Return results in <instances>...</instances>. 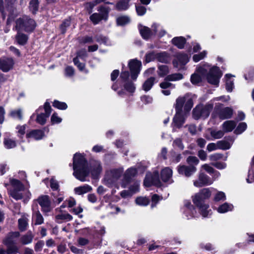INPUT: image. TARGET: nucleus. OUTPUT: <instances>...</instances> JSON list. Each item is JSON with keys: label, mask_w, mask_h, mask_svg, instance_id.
Masks as SVG:
<instances>
[{"label": "nucleus", "mask_w": 254, "mask_h": 254, "mask_svg": "<svg viewBox=\"0 0 254 254\" xmlns=\"http://www.w3.org/2000/svg\"><path fill=\"white\" fill-rule=\"evenodd\" d=\"M95 38L96 41L100 44H103L105 45H110V42L108 38L102 35H97Z\"/></svg>", "instance_id": "50"}, {"label": "nucleus", "mask_w": 254, "mask_h": 254, "mask_svg": "<svg viewBox=\"0 0 254 254\" xmlns=\"http://www.w3.org/2000/svg\"><path fill=\"white\" fill-rule=\"evenodd\" d=\"M233 111L230 107H226L221 109L219 113L218 116L220 119L225 120L230 119L233 115Z\"/></svg>", "instance_id": "31"}, {"label": "nucleus", "mask_w": 254, "mask_h": 254, "mask_svg": "<svg viewBox=\"0 0 254 254\" xmlns=\"http://www.w3.org/2000/svg\"><path fill=\"white\" fill-rule=\"evenodd\" d=\"M21 31H17V43L19 45H24L27 43L28 37L26 34L21 33Z\"/></svg>", "instance_id": "39"}, {"label": "nucleus", "mask_w": 254, "mask_h": 254, "mask_svg": "<svg viewBox=\"0 0 254 254\" xmlns=\"http://www.w3.org/2000/svg\"><path fill=\"white\" fill-rule=\"evenodd\" d=\"M34 235L31 231H28L20 238V242L23 245H28L32 242Z\"/></svg>", "instance_id": "33"}, {"label": "nucleus", "mask_w": 254, "mask_h": 254, "mask_svg": "<svg viewBox=\"0 0 254 254\" xmlns=\"http://www.w3.org/2000/svg\"><path fill=\"white\" fill-rule=\"evenodd\" d=\"M52 194L53 197V201L56 204H59L64 199V194L62 192L59 191L53 192Z\"/></svg>", "instance_id": "40"}, {"label": "nucleus", "mask_w": 254, "mask_h": 254, "mask_svg": "<svg viewBox=\"0 0 254 254\" xmlns=\"http://www.w3.org/2000/svg\"><path fill=\"white\" fill-rule=\"evenodd\" d=\"M237 123L234 121H226L223 123L222 127L224 132H228L232 131L236 127Z\"/></svg>", "instance_id": "32"}, {"label": "nucleus", "mask_w": 254, "mask_h": 254, "mask_svg": "<svg viewBox=\"0 0 254 254\" xmlns=\"http://www.w3.org/2000/svg\"><path fill=\"white\" fill-rule=\"evenodd\" d=\"M213 181L203 173H200L197 180L193 181V185L196 187H202L212 184Z\"/></svg>", "instance_id": "15"}, {"label": "nucleus", "mask_w": 254, "mask_h": 254, "mask_svg": "<svg viewBox=\"0 0 254 254\" xmlns=\"http://www.w3.org/2000/svg\"><path fill=\"white\" fill-rule=\"evenodd\" d=\"M123 171L122 169H113L107 171L104 178L105 184L109 186L114 185L121 177Z\"/></svg>", "instance_id": "11"}, {"label": "nucleus", "mask_w": 254, "mask_h": 254, "mask_svg": "<svg viewBox=\"0 0 254 254\" xmlns=\"http://www.w3.org/2000/svg\"><path fill=\"white\" fill-rule=\"evenodd\" d=\"M44 131L41 129H33L26 134L27 138H32L35 140H40L44 136Z\"/></svg>", "instance_id": "28"}, {"label": "nucleus", "mask_w": 254, "mask_h": 254, "mask_svg": "<svg viewBox=\"0 0 254 254\" xmlns=\"http://www.w3.org/2000/svg\"><path fill=\"white\" fill-rule=\"evenodd\" d=\"M70 24V20L69 19L64 20L61 25V29L62 32L64 33L66 31V27H68Z\"/></svg>", "instance_id": "62"}, {"label": "nucleus", "mask_w": 254, "mask_h": 254, "mask_svg": "<svg viewBox=\"0 0 254 254\" xmlns=\"http://www.w3.org/2000/svg\"><path fill=\"white\" fill-rule=\"evenodd\" d=\"M189 61L188 56L186 54L179 53L176 55V59L173 62L174 66L180 67L186 64Z\"/></svg>", "instance_id": "22"}, {"label": "nucleus", "mask_w": 254, "mask_h": 254, "mask_svg": "<svg viewBox=\"0 0 254 254\" xmlns=\"http://www.w3.org/2000/svg\"><path fill=\"white\" fill-rule=\"evenodd\" d=\"M72 219V216L69 213L61 210V208L55 209V221L58 223L64 221H69Z\"/></svg>", "instance_id": "17"}, {"label": "nucleus", "mask_w": 254, "mask_h": 254, "mask_svg": "<svg viewBox=\"0 0 254 254\" xmlns=\"http://www.w3.org/2000/svg\"><path fill=\"white\" fill-rule=\"evenodd\" d=\"M232 76L231 74H227L225 75L226 78V88L228 92H231L234 87V80L231 79V77Z\"/></svg>", "instance_id": "45"}, {"label": "nucleus", "mask_w": 254, "mask_h": 254, "mask_svg": "<svg viewBox=\"0 0 254 254\" xmlns=\"http://www.w3.org/2000/svg\"><path fill=\"white\" fill-rule=\"evenodd\" d=\"M183 75L181 73H177L168 75L164 81L160 83V87L162 89V93L165 96L171 94V90L175 88V85L168 81H177L183 79Z\"/></svg>", "instance_id": "3"}, {"label": "nucleus", "mask_w": 254, "mask_h": 254, "mask_svg": "<svg viewBox=\"0 0 254 254\" xmlns=\"http://www.w3.org/2000/svg\"><path fill=\"white\" fill-rule=\"evenodd\" d=\"M50 187L53 192L59 191V183L54 179H51L50 180Z\"/></svg>", "instance_id": "59"}, {"label": "nucleus", "mask_w": 254, "mask_h": 254, "mask_svg": "<svg viewBox=\"0 0 254 254\" xmlns=\"http://www.w3.org/2000/svg\"><path fill=\"white\" fill-rule=\"evenodd\" d=\"M42 109L43 108L42 107H40L36 111L37 114L36 122L41 125H44L46 123L47 119L50 116L52 111L50 103L48 102H46L44 105V113H40V111L42 110Z\"/></svg>", "instance_id": "10"}, {"label": "nucleus", "mask_w": 254, "mask_h": 254, "mask_svg": "<svg viewBox=\"0 0 254 254\" xmlns=\"http://www.w3.org/2000/svg\"><path fill=\"white\" fill-rule=\"evenodd\" d=\"M128 66L131 72V77L135 80L140 71L141 62L135 59L130 60L128 63Z\"/></svg>", "instance_id": "13"}, {"label": "nucleus", "mask_w": 254, "mask_h": 254, "mask_svg": "<svg viewBox=\"0 0 254 254\" xmlns=\"http://www.w3.org/2000/svg\"><path fill=\"white\" fill-rule=\"evenodd\" d=\"M36 26L34 20L28 16L24 15L17 19V31L31 32Z\"/></svg>", "instance_id": "4"}, {"label": "nucleus", "mask_w": 254, "mask_h": 254, "mask_svg": "<svg viewBox=\"0 0 254 254\" xmlns=\"http://www.w3.org/2000/svg\"><path fill=\"white\" fill-rule=\"evenodd\" d=\"M196 171V168L192 165L187 166L185 165L179 166L178 171L180 174L184 175L186 177H190Z\"/></svg>", "instance_id": "23"}, {"label": "nucleus", "mask_w": 254, "mask_h": 254, "mask_svg": "<svg viewBox=\"0 0 254 254\" xmlns=\"http://www.w3.org/2000/svg\"><path fill=\"white\" fill-rule=\"evenodd\" d=\"M104 3L106 4H113V3L112 2H110L109 1H107V0H94L91 2H88L86 4V8L89 10V13L92 12V8L96 6L97 4H99L101 3Z\"/></svg>", "instance_id": "35"}, {"label": "nucleus", "mask_w": 254, "mask_h": 254, "mask_svg": "<svg viewBox=\"0 0 254 254\" xmlns=\"http://www.w3.org/2000/svg\"><path fill=\"white\" fill-rule=\"evenodd\" d=\"M186 40L183 37H177L172 40V43L179 49H183L186 43Z\"/></svg>", "instance_id": "37"}, {"label": "nucleus", "mask_w": 254, "mask_h": 254, "mask_svg": "<svg viewBox=\"0 0 254 254\" xmlns=\"http://www.w3.org/2000/svg\"><path fill=\"white\" fill-rule=\"evenodd\" d=\"M13 64V61L11 58L0 59V69L4 72L8 71Z\"/></svg>", "instance_id": "27"}, {"label": "nucleus", "mask_w": 254, "mask_h": 254, "mask_svg": "<svg viewBox=\"0 0 254 254\" xmlns=\"http://www.w3.org/2000/svg\"><path fill=\"white\" fill-rule=\"evenodd\" d=\"M211 191L209 189H202L199 192L192 196V201L194 204H197L198 202H204V200L210 197Z\"/></svg>", "instance_id": "16"}, {"label": "nucleus", "mask_w": 254, "mask_h": 254, "mask_svg": "<svg viewBox=\"0 0 254 254\" xmlns=\"http://www.w3.org/2000/svg\"><path fill=\"white\" fill-rule=\"evenodd\" d=\"M73 175L81 182L85 181V178L89 173L87 161L83 155L79 153L74 154L73 158Z\"/></svg>", "instance_id": "2"}, {"label": "nucleus", "mask_w": 254, "mask_h": 254, "mask_svg": "<svg viewBox=\"0 0 254 254\" xmlns=\"http://www.w3.org/2000/svg\"><path fill=\"white\" fill-rule=\"evenodd\" d=\"M198 207L200 213L203 217H208L212 214L211 209H208L209 206L208 204L204 203V202L199 201L197 204H194Z\"/></svg>", "instance_id": "26"}, {"label": "nucleus", "mask_w": 254, "mask_h": 254, "mask_svg": "<svg viewBox=\"0 0 254 254\" xmlns=\"http://www.w3.org/2000/svg\"><path fill=\"white\" fill-rule=\"evenodd\" d=\"M73 63L80 71H84L86 73L87 72V71L85 69V64L83 63H79L77 58H75L73 59Z\"/></svg>", "instance_id": "58"}, {"label": "nucleus", "mask_w": 254, "mask_h": 254, "mask_svg": "<svg viewBox=\"0 0 254 254\" xmlns=\"http://www.w3.org/2000/svg\"><path fill=\"white\" fill-rule=\"evenodd\" d=\"M136 203L140 206H147L149 203V200L146 197H138L135 199Z\"/></svg>", "instance_id": "49"}, {"label": "nucleus", "mask_w": 254, "mask_h": 254, "mask_svg": "<svg viewBox=\"0 0 254 254\" xmlns=\"http://www.w3.org/2000/svg\"><path fill=\"white\" fill-rule=\"evenodd\" d=\"M16 233H10L3 241V243L6 246V251L4 249L0 250V254H13L16 252Z\"/></svg>", "instance_id": "8"}, {"label": "nucleus", "mask_w": 254, "mask_h": 254, "mask_svg": "<svg viewBox=\"0 0 254 254\" xmlns=\"http://www.w3.org/2000/svg\"><path fill=\"white\" fill-rule=\"evenodd\" d=\"M98 11L99 13H94L90 16V19L94 24L99 23L103 19L107 20L110 8L108 7L102 5L98 7Z\"/></svg>", "instance_id": "9"}, {"label": "nucleus", "mask_w": 254, "mask_h": 254, "mask_svg": "<svg viewBox=\"0 0 254 254\" xmlns=\"http://www.w3.org/2000/svg\"><path fill=\"white\" fill-rule=\"evenodd\" d=\"M218 149L227 150L230 148V144L224 140H221L217 142Z\"/></svg>", "instance_id": "51"}, {"label": "nucleus", "mask_w": 254, "mask_h": 254, "mask_svg": "<svg viewBox=\"0 0 254 254\" xmlns=\"http://www.w3.org/2000/svg\"><path fill=\"white\" fill-rule=\"evenodd\" d=\"M162 198V197H160L158 195L155 194L152 196V203L151 204V208H153L156 206L157 202Z\"/></svg>", "instance_id": "63"}, {"label": "nucleus", "mask_w": 254, "mask_h": 254, "mask_svg": "<svg viewBox=\"0 0 254 254\" xmlns=\"http://www.w3.org/2000/svg\"><path fill=\"white\" fill-rule=\"evenodd\" d=\"M176 113L173 118V123L175 127L180 128L184 124L186 115L182 110H176Z\"/></svg>", "instance_id": "21"}, {"label": "nucleus", "mask_w": 254, "mask_h": 254, "mask_svg": "<svg viewBox=\"0 0 254 254\" xmlns=\"http://www.w3.org/2000/svg\"><path fill=\"white\" fill-rule=\"evenodd\" d=\"M234 208L232 204L225 202L220 205L217 209V211L220 213H224L232 211Z\"/></svg>", "instance_id": "36"}, {"label": "nucleus", "mask_w": 254, "mask_h": 254, "mask_svg": "<svg viewBox=\"0 0 254 254\" xmlns=\"http://www.w3.org/2000/svg\"><path fill=\"white\" fill-rule=\"evenodd\" d=\"M28 214H24L18 219V228L20 231L23 232L27 230L28 227Z\"/></svg>", "instance_id": "29"}, {"label": "nucleus", "mask_w": 254, "mask_h": 254, "mask_svg": "<svg viewBox=\"0 0 254 254\" xmlns=\"http://www.w3.org/2000/svg\"><path fill=\"white\" fill-rule=\"evenodd\" d=\"M140 33L143 38L148 39L154 35V31L153 28L150 30L148 27L143 26L139 27Z\"/></svg>", "instance_id": "30"}, {"label": "nucleus", "mask_w": 254, "mask_h": 254, "mask_svg": "<svg viewBox=\"0 0 254 254\" xmlns=\"http://www.w3.org/2000/svg\"><path fill=\"white\" fill-rule=\"evenodd\" d=\"M223 155L221 153H214L209 156V160L211 161H217L222 158Z\"/></svg>", "instance_id": "61"}, {"label": "nucleus", "mask_w": 254, "mask_h": 254, "mask_svg": "<svg viewBox=\"0 0 254 254\" xmlns=\"http://www.w3.org/2000/svg\"><path fill=\"white\" fill-rule=\"evenodd\" d=\"M161 182L159 178V173L155 172L153 175L150 173L146 174L144 181V185L146 187H150L151 185H155L157 187L161 186Z\"/></svg>", "instance_id": "12"}, {"label": "nucleus", "mask_w": 254, "mask_h": 254, "mask_svg": "<svg viewBox=\"0 0 254 254\" xmlns=\"http://www.w3.org/2000/svg\"><path fill=\"white\" fill-rule=\"evenodd\" d=\"M207 54V53L206 51H203L198 54L194 55L192 58L193 61L195 62L199 61L200 60L206 57Z\"/></svg>", "instance_id": "56"}, {"label": "nucleus", "mask_w": 254, "mask_h": 254, "mask_svg": "<svg viewBox=\"0 0 254 254\" xmlns=\"http://www.w3.org/2000/svg\"><path fill=\"white\" fill-rule=\"evenodd\" d=\"M208 131L211 136L214 139H219L222 138L224 134V132L223 130H217L216 129H208Z\"/></svg>", "instance_id": "41"}, {"label": "nucleus", "mask_w": 254, "mask_h": 254, "mask_svg": "<svg viewBox=\"0 0 254 254\" xmlns=\"http://www.w3.org/2000/svg\"><path fill=\"white\" fill-rule=\"evenodd\" d=\"M157 60V53L152 52L146 55L145 60L147 63L150 62L154 60Z\"/></svg>", "instance_id": "60"}, {"label": "nucleus", "mask_w": 254, "mask_h": 254, "mask_svg": "<svg viewBox=\"0 0 254 254\" xmlns=\"http://www.w3.org/2000/svg\"><path fill=\"white\" fill-rule=\"evenodd\" d=\"M3 143L4 146L8 149L13 148L15 146V141L9 138H5Z\"/></svg>", "instance_id": "55"}, {"label": "nucleus", "mask_w": 254, "mask_h": 254, "mask_svg": "<svg viewBox=\"0 0 254 254\" xmlns=\"http://www.w3.org/2000/svg\"><path fill=\"white\" fill-rule=\"evenodd\" d=\"M37 201L41 207L42 211L47 213L51 210V201L48 195H42L38 198Z\"/></svg>", "instance_id": "18"}, {"label": "nucleus", "mask_w": 254, "mask_h": 254, "mask_svg": "<svg viewBox=\"0 0 254 254\" xmlns=\"http://www.w3.org/2000/svg\"><path fill=\"white\" fill-rule=\"evenodd\" d=\"M208 69L209 72L206 76L207 81L211 84L218 86L222 73L218 67L213 66L209 68V65L208 64H204L203 66L197 68L195 72L191 76V83L196 84L201 82L202 77L206 75Z\"/></svg>", "instance_id": "1"}, {"label": "nucleus", "mask_w": 254, "mask_h": 254, "mask_svg": "<svg viewBox=\"0 0 254 254\" xmlns=\"http://www.w3.org/2000/svg\"><path fill=\"white\" fill-rule=\"evenodd\" d=\"M173 146L176 149L183 150L184 149V145L183 143L182 139L180 138H176L173 142Z\"/></svg>", "instance_id": "47"}, {"label": "nucleus", "mask_w": 254, "mask_h": 254, "mask_svg": "<svg viewBox=\"0 0 254 254\" xmlns=\"http://www.w3.org/2000/svg\"><path fill=\"white\" fill-rule=\"evenodd\" d=\"M53 106L57 109L60 110H65L67 108V106L64 102H60L57 100H55L53 103Z\"/></svg>", "instance_id": "54"}, {"label": "nucleus", "mask_w": 254, "mask_h": 254, "mask_svg": "<svg viewBox=\"0 0 254 254\" xmlns=\"http://www.w3.org/2000/svg\"><path fill=\"white\" fill-rule=\"evenodd\" d=\"M155 80V78L153 77L148 78L142 85L143 89L145 91L150 90L154 83Z\"/></svg>", "instance_id": "44"}, {"label": "nucleus", "mask_w": 254, "mask_h": 254, "mask_svg": "<svg viewBox=\"0 0 254 254\" xmlns=\"http://www.w3.org/2000/svg\"><path fill=\"white\" fill-rule=\"evenodd\" d=\"M102 171L101 163L98 161H94L91 164L90 172L93 178L98 177Z\"/></svg>", "instance_id": "25"}, {"label": "nucleus", "mask_w": 254, "mask_h": 254, "mask_svg": "<svg viewBox=\"0 0 254 254\" xmlns=\"http://www.w3.org/2000/svg\"><path fill=\"white\" fill-rule=\"evenodd\" d=\"M74 190L76 194L81 195L90 191L92 190V188L88 185H84L82 186L75 188Z\"/></svg>", "instance_id": "38"}, {"label": "nucleus", "mask_w": 254, "mask_h": 254, "mask_svg": "<svg viewBox=\"0 0 254 254\" xmlns=\"http://www.w3.org/2000/svg\"><path fill=\"white\" fill-rule=\"evenodd\" d=\"M182 211L188 219L195 217L197 215L196 211L194 207L189 200H185L184 201V205L182 208Z\"/></svg>", "instance_id": "14"}, {"label": "nucleus", "mask_w": 254, "mask_h": 254, "mask_svg": "<svg viewBox=\"0 0 254 254\" xmlns=\"http://www.w3.org/2000/svg\"><path fill=\"white\" fill-rule=\"evenodd\" d=\"M39 7V1L38 0H31L29 3L30 10L33 13H36Z\"/></svg>", "instance_id": "48"}, {"label": "nucleus", "mask_w": 254, "mask_h": 254, "mask_svg": "<svg viewBox=\"0 0 254 254\" xmlns=\"http://www.w3.org/2000/svg\"><path fill=\"white\" fill-rule=\"evenodd\" d=\"M157 60L160 62L167 63L170 61L169 55L165 52L157 53Z\"/></svg>", "instance_id": "42"}, {"label": "nucleus", "mask_w": 254, "mask_h": 254, "mask_svg": "<svg viewBox=\"0 0 254 254\" xmlns=\"http://www.w3.org/2000/svg\"><path fill=\"white\" fill-rule=\"evenodd\" d=\"M129 20L128 17L127 16H122L117 19V22L118 25L123 26L128 23L129 22Z\"/></svg>", "instance_id": "52"}, {"label": "nucleus", "mask_w": 254, "mask_h": 254, "mask_svg": "<svg viewBox=\"0 0 254 254\" xmlns=\"http://www.w3.org/2000/svg\"><path fill=\"white\" fill-rule=\"evenodd\" d=\"M169 68L166 65H160L158 66L157 71L158 74L160 77H164L169 73Z\"/></svg>", "instance_id": "46"}, {"label": "nucleus", "mask_w": 254, "mask_h": 254, "mask_svg": "<svg viewBox=\"0 0 254 254\" xmlns=\"http://www.w3.org/2000/svg\"><path fill=\"white\" fill-rule=\"evenodd\" d=\"M33 211L32 220L34 225H39L44 223V218L38 209V205L36 203L33 204L32 206Z\"/></svg>", "instance_id": "19"}, {"label": "nucleus", "mask_w": 254, "mask_h": 254, "mask_svg": "<svg viewBox=\"0 0 254 254\" xmlns=\"http://www.w3.org/2000/svg\"><path fill=\"white\" fill-rule=\"evenodd\" d=\"M212 104L208 103L205 105L199 104L197 105L192 111V117L195 120L199 119H205L207 118L210 114L211 111L213 109Z\"/></svg>", "instance_id": "6"}, {"label": "nucleus", "mask_w": 254, "mask_h": 254, "mask_svg": "<svg viewBox=\"0 0 254 254\" xmlns=\"http://www.w3.org/2000/svg\"><path fill=\"white\" fill-rule=\"evenodd\" d=\"M137 173L136 169L134 168H130L128 169L125 172L124 179L123 180L121 186L123 188L127 187L128 184L130 182L132 178L134 177Z\"/></svg>", "instance_id": "20"}, {"label": "nucleus", "mask_w": 254, "mask_h": 254, "mask_svg": "<svg viewBox=\"0 0 254 254\" xmlns=\"http://www.w3.org/2000/svg\"><path fill=\"white\" fill-rule=\"evenodd\" d=\"M29 185L27 180H23L22 182L17 180V200L22 199L27 203L30 199L31 193L29 190Z\"/></svg>", "instance_id": "5"}, {"label": "nucleus", "mask_w": 254, "mask_h": 254, "mask_svg": "<svg viewBox=\"0 0 254 254\" xmlns=\"http://www.w3.org/2000/svg\"><path fill=\"white\" fill-rule=\"evenodd\" d=\"M184 105L185 110L186 112H189L193 105L192 97L190 94H186L184 96L179 97L176 101L175 109L182 110Z\"/></svg>", "instance_id": "7"}, {"label": "nucleus", "mask_w": 254, "mask_h": 254, "mask_svg": "<svg viewBox=\"0 0 254 254\" xmlns=\"http://www.w3.org/2000/svg\"><path fill=\"white\" fill-rule=\"evenodd\" d=\"M152 28L154 31V35H157L161 37L166 34V31L159 25L154 24L152 26Z\"/></svg>", "instance_id": "43"}, {"label": "nucleus", "mask_w": 254, "mask_h": 254, "mask_svg": "<svg viewBox=\"0 0 254 254\" xmlns=\"http://www.w3.org/2000/svg\"><path fill=\"white\" fill-rule=\"evenodd\" d=\"M8 190L9 195L14 199H16V180L11 179L10 184L6 185Z\"/></svg>", "instance_id": "34"}, {"label": "nucleus", "mask_w": 254, "mask_h": 254, "mask_svg": "<svg viewBox=\"0 0 254 254\" xmlns=\"http://www.w3.org/2000/svg\"><path fill=\"white\" fill-rule=\"evenodd\" d=\"M247 127V125L245 123H241L238 126L235 132L236 134H240L244 131Z\"/></svg>", "instance_id": "57"}, {"label": "nucleus", "mask_w": 254, "mask_h": 254, "mask_svg": "<svg viewBox=\"0 0 254 254\" xmlns=\"http://www.w3.org/2000/svg\"><path fill=\"white\" fill-rule=\"evenodd\" d=\"M226 199L225 193L223 191H218L215 195L214 200L215 201H224Z\"/></svg>", "instance_id": "53"}, {"label": "nucleus", "mask_w": 254, "mask_h": 254, "mask_svg": "<svg viewBox=\"0 0 254 254\" xmlns=\"http://www.w3.org/2000/svg\"><path fill=\"white\" fill-rule=\"evenodd\" d=\"M125 89L130 93H132L135 90V86L131 82H128L125 85Z\"/></svg>", "instance_id": "64"}, {"label": "nucleus", "mask_w": 254, "mask_h": 254, "mask_svg": "<svg viewBox=\"0 0 254 254\" xmlns=\"http://www.w3.org/2000/svg\"><path fill=\"white\" fill-rule=\"evenodd\" d=\"M172 174V170L169 167H165L161 172V178L164 182L171 184L173 182Z\"/></svg>", "instance_id": "24"}]
</instances>
